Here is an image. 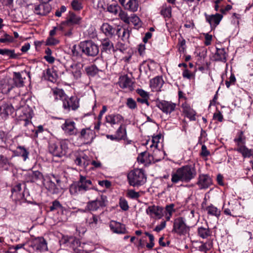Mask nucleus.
I'll return each mask as SVG.
<instances>
[{
  "label": "nucleus",
  "instance_id": "2",
  "mask_svg": "<svg viewBox=\"0 0 253 253\" xmlns=\"http://www.w3.org/2000/svg\"><path fill=\"white\" fill-rule=\"evenodd\" d=\"M91 185L92 182L90 179L85 176L80 175L79 180L71 185L70 193L72 195L83 194L90 189H94L90 187Z\"/></svg>",
  "mask_w": 253,
  "mask_h": 253
},
{
  "label": "nucleus",
  "instance_id": "60",
  "mask_svg": "<svg viewBox=\"0 0 253 253\" xmlns=\"http://www.w3.org/2000/svg\"><path fill=\"white\" fill-rule=\"evenodd\" d=\"M98 221V220L97 216L95 215H93L92 218L90 219L89 223L92 227H94L97 225Z\"/></svg>",
  "mask_w": 253,
  "mask_h": 253
},
{
  "label": "nucleus",
  "instance_id": "46",
  "mask_svg": "<svg viewBox=\"0 0 253 253\" xmlns=\"http://www.w3.org/2000/svg\"><path fill=\"white\" fill-rule=\"evenodd\" d=\"M126 196L131 199H137L140 196L139 192H135L134 190L132 189L127 190Z\"/></svg>",
  "mask_w": 253,
  "mask_h": 253
},
{
  "label": "nucleus",
  "instance_id": "23",
  "mask_svg": "<svg viewBox=\"0 0 253 253\" xmlns=\"http://www.w3.org/2000/svg\"><path fill=\"white\" fill-rule=\"evenodd\" d=\"M123 120V117L118 114H111L106 116V122L112 126L121 123Z\"/></svg>",
  "mask_w": 253,
  "mask_h": 253
},
{
  "label": "nucleus",
  "instance_id": "53",
  "mask_svg": "<svg viewBox=\"0 0 253 253\" xmlns=\"http://www.w3.org/2000/svg\"><path fill=\"white\" fill-rule=\"evenodd\" d=\"M174 207V205L173 204H171L170 205L166 206L165 210V213H167L168 214H172V213L175 211Z\"/></svg>",
  "mask_w": 253,
  "mask_h": 253
},
{
  "label": "nucleus",
  "instance_id": "45",
  "mask_svg": "<svg viewBox=\"0 0 253 253\" xmlns=\"http://www.w3.org/2000/svg\"><path fill=\"white\" fill-rule=\"evenodd\" d=\"M13 41V38L6 33H5L3 37L0 38V42L1 43H10Z\"/></svg>",
  "mask_w": 253,
  "mask_h": 253
},
{
  "label": "nucleus",
  "instance_id": "33",
  "mask_svg": "<svg viewBox=\"0 0 253 253\" xmlns=\"http://www.w3.org/2000/svg\"><path fill=\"white\" fill-rule=\"evenodd\" d=\"M138 7V3L136 0H127L125 8L132 12H135L137 10Z\"/></svg>",
  "mask_w": 253,
  "mask_h": 253
},
{
  "label": "nucleus",
  "instance_id": "25",
  "mask_svg": "<svg viewBox=\"0 0 253 253\" xmlns=\"http://www.w3.org/2000/svg\"><path fill=\"white\" fill-rule=\"evenodd\" d=\"M130 31L128 29L117 27L116 35L123 41H127L130 36Z\"/></svg>",
  "mask_w": 253,
  "mask_h": 253
},
{
  "label": "nucleus",
  "instance_id": "14",
  "mask_svg": "<svg viewBox=\"0 0 253 253\" xmlns=\"http://www.w3.org/2000/svg\"><path fill=\"white\" fill-rule=\"evenodd\" d=\"M62 129L68 135H77V129L75 127V123L70 120H67L61 126Z\"/></svg>",
  "mask_w": 253,
  "mask_h": 253
},
{
  "label": "nucleus",
  "instance_id": "49",
  "mask_svg": "<svg viewBox=\"0 0 253 253\" xmlns=\"http://www.w3.org/2000/svg\"><path fill=\"white\" fill-rule=\"evenodd\" d=\"M72 8L75 10H80L83 8L82 3L78 0H73L71 3Z\"/></svg>",
  "mask_w": 253,
  "mask_h": 253
},
{
  "label": "nucleus",
  "instance_id": "10",
  "mask_svg": "<svg viewBox=\"0 0 253 253\" xmlns=\"http://www.w3.org/2000/svg\"><path fill=\"white\" fill-rule=\"evenodd\" d=\"M75 163L78 166L85 169L90 164L91 160L89 157L83 152L75 154Z\"/></svg>",
  "mask_w": 253,
  "mask_h": 253
},
{
  "label": "nucleus",
  "instance_id": "43",
  "mask_svg": "<svg viewBox=\"0 0 253 253\" xmlns=\"http://www.w3.org/2000/svg\"><path fill=\"white\" fill-rule=\"evenodd\" d=\"M116 135L118 137V140L125 139L126 136V130L123 128L122 126H121L117 129L116 132Z\"/></svg>",
  "mask_w": 253,
  "mask_h": 253
},
{
  "label": "nucleus",
  "instance_id": "37",
  "mask_svg": "<svg viewBox=\"0 0 253 253\" xmlns=\"http://www.w3.org/2000/svg\"><path fill=\"white\" fill-rule=\"evenodd\" d=\"M52 92L55 100L60 99L63 101L65 99V97L66 96L64 91L61 89L55 88L53 89Z\"/></svg>",
  "mask_w": 253,
  "mask_h": 253
},
{
  "label": "nucleus",
  "instance_id": "34",
  "mask_svg": "<svg viewBox=\"0 0 253 253\" xmlns=\"http://www.w3.org/2000/svg\"><path fill=\"white\" fill-rule=\"evenodd\" d=\"M0 54L8 57V59H16L18 56V54L15 53L14 50L7 48L0 49Z\"/></svg>",
  "mask_w": 253,
  "mask_h": 253
},
{
  "label": "nucleus",
  "instance_id": "12",
  "mask_svg": "<svg viewBox=\"0 0 253 253\" xmlns=\"http://www.w3.org/2000/svg\"><path fill=\"white\" fill-rule=\"evenodd\" d=\"M32 247L36 251L43 252L47 251V243L43 237L35 238L31 245Z\"/></svg>",
  "mask_w": 253,
  "mask_h": 253
},
{
  "label": "nucleus",
  "instance_id": "22",
  "mask_svg": "<svg viewBox=\"0 0 253 253\" xmlns=\"http://www.w3.org/2000/svg\"><path fill=\"white\" fill-rule=\"evenodd\" d=\"M101 30L105 35L108 37H112L117 32V27L109 24L107 23H103L101 27Z\"/></svg>",
  "mask_w": 253,
  "mask_h": 253
},
{
  "label": "nucleus",
  "instance_id": "52",
  "mask_svg": "<svg viewBox=\"0 0 253 253\" xmlns=\"http://www.w3.org/2000/svg\"><path fill=\"white\" fill-rule=\"evenodd\" d=\"M126 104L129 109L132 110L135 109L137 106L135 101L132 98H127Z\"/></svg>",
  "mask_w": 253,
  "mask_h": 253
},
{
  "label": "nucleus",
  "instance_id": "55",
  "mask_svg": "<svg viewBox=\"0 0 253 253\" xmlns=\"http://www.w3.org/2000/svg\"><path fill=\"white\" fill-rule=\"evenodd\" d=\"M116 48L122 52H124L127 49V45L121 42H118L116 44Z\"/></svg>",
  "mask_w": 253,
  "mask_h": 253
},
{
  "label": "nucleus",
  "instance_id": "11",
  "mask_svg": "<svg viewBox=\"0 0 253 253\" xmlns=\"http://www.w3.org/2000/svg\"><path fill=\"white\" fill-rule=\"evenodd\" d=\"M146 212L151 217L161 219L164 215V208L161 206H150L146 209Z\"/></svg>",
  "mask_w": 253,
  "mask_h": 253
},
{
  "label": "nucleus",
  "instance_id": "39",
  "mask_svg": "<svg viewBox=\"0 0 253 253\" xmlns=\"http://www.w3.org/2000/svg\"><path fill=\"white\" fill-rule=\"evenodd\" d=\"M234 142L236 143L237 147L240 146L244 145L246 143V138L244 136L243 132L241 131L237 133V137L234 140Z\"/></svg>",
  "mask_w": 253,
  "mask_h": 253
},
{
  "label": "nucleus",
  "instance_id": "19",
  "mask_svg": "<svg viewBox=\"0 0 253 253\" xmlns=\"http://www.w3.org/2000/svg\"><path fill=\"white\" fill-rule=\"evenodd\" d=\"M51 10L49 4L42 3L38 5H35L34 12L38 15H45L48 14Z\"/></svg>",
  "mask_w": 253,
  "mask_h": 253
},
{
  "label": "nucleus",
  "instance_id": "6",
  "mask_svg": "<svg viewBox=\"0 0 253 253\" xmlns=\"http://www.w3.org/2000/svg\"><path fill=\"white\" fill-rule=\"evenodd\" d=\"M190 227L185 223V219L179 217L174 220L172 232L179 235H185L188 233Z\"/></svg>",
  "mask_w": 253,
  "mask_h": 253
},
{
  "label": "nucleus",
  "instance_id": "62",
  "mask_svg": "<svg viewBox=\"0 0 253 253\" xmlns=\"http://www.w3.org/2000/svg\"><path fill=\"white\" fill-rule=\"evenodd\" d=\"M136 92L142 98L149 97V94L142 89H137Z\"/></svg>",
  "mask_w": 253,
  "mask_h": 253
},
{
  "label": "nucleus",
  "instance_id": "63",
  "mask_svg": "<svg viewBox=\"0 0 253 253\" xmlns=\"http://www.w3.org/2000/svg\"><path fill=\"white\" fill-rule=\"evenodd\" d=\"M0 163L3 165H9V161L7 157L1 155H0Z\"/></svg>",
  "mask_w": 253,
  "mask_h": 253
},
{
  "label": "nucleus",
  "instance_id": "21",
  "mask_svg": "<svg viewBox=\"0 0 253 253\" xmlns=\"http://www.w3.org/2000/svg\"><path fill=\"white\" fill-rule=\"evenodd\" d=\"M67 73H71L69 74L70 77L68 78V80L71 81L81 77V69L77 64H75L71 66V69L67 71Z\"/></svg>",
  "mask_w": 253,
  "mask_h": 253
},
{
  "label": "nucleus",
  "instance_id": "42",
  "mask_svg": "<svg viewBox=\"0 0 253 253\" xmlns=\"http://www.w3.org/2000/svg\"><path fill=\"white\" fill-rule=\"evenodd\" d=\"M198 235L203 239L207 238L210 235V231L208 228L203 227H199L198 229Z\"/></svg>",
  "mask_w": 253,
  "mask_h": 253
},
{
  "label": "nucleus",
  "instance_id": "16",
  "mask_svg": "<svg viewBox=\"0 0 253 253\" xmlns=\"http://www.w3.org/2000/svg\"><path fill=\"white\" fill-rule=\"evenodd\" d=\"M157 106L164 113L170 114L175 110L176 104L171 102L162 100L158 103Z\"/></svg>",
  "mask_w": 253,
  "mask_h": 253
},
{
  "label": "nucleus",
  "instance_id": "40",
  "mask_svg": "<svg viewBox=\"0 0 253 253\" xmlns=\"http://www.w3.org/2000/svg\"><path fill=\"white\" fill-rule=\"evenodd\" d=\"M49 211H63V207L60 203L57 200H54L52 202V205L49 207Z\"/></svg>",
  "mask_w": 253,
  "mask_h": 253
},
{
  "label": "nucleus",
  "instance_id": "18",
  "mask_svg": "<svg viewBox=\"0 0 253 253\" xmlns=\"http://www.w3.org/2000/svg\"><path fill=\"white\" fill-rule=\"evenodd\" d=\"M11 78H4L0 81V89L3 93H8L13 87Z\"/></svg>",
  "mask_w": 253,
  "mask_h": 253
},
{
  "label": "nucleus",
  "instance_id": "61",
  "mask_svg": "<svg viewBox=\"0 0 253 253\" xmlns=\"http://www.w3.org/2000/svg\"><path fill=\"white\" fill-rule=\"evenodd\" d=\"M129 18L130 23L132 22L134 25H137L138 24V22L139 21V18L138 17L134 14H132Z\"/></svg>",
  "mask_w": 253,
  "mask_h": 253
},
{
  "label": "nucleus",
  "instance_id": "3",
  "mask_svg": "<svg viewBox=\"0 0 253 253\" xmlns=\"http://www.w3.org/2000/svg\"><path fill=\"white\" fill-rule=\"evenodd\" d=\"M127 179L129 184L134 187L143 185L146 180L144 173L139 169L129 172L127 174Z\"/></svg>",
  "mask_w": 253,
  "mask_h": 253
},
{
  "label": "nucleus",
  "instance_id": "8",
  "mask_svg": "<svg viewBox=\"0 0 253 253\" xmlns=\"http://www.w3.org/2000/svg\"><path fill=\"white\" fill-rule=\"evenodd\" d=\"M66 146L59 142L55 143L50 141L49 143V152L53 156L57 157H62L66 154Z\"/></svg>",
  "mask_w": 253,
  "mask_h": 253
},
{
  "label": "nucleus",
  "instance_id": "9",
  "mask_svg": "<svg viewBox=\"0 0 253 253\" xmlns=\"http://www.w3.org/2000/svg\"><path fill=\"white\" fill-rule=\"evenodd\" d=\"M62 101L63 107L67 111H69L71 109L76 110L79 107V99L75 96L69 98L66 96Z\"/></svg>",
  "mask_w": 253,
  "mask_h": 253
},
{
  "label": "nucleus",
  "instance_id": "17",
  "mask_svg": "<svg viewBox=\"0 0 253 253\" xmlns=\"http://www.w3.org/2000/svg\"><path fill=\"white\" fill-rule=\"evenodd\" d=\"M118 83L120 87L122 88H127L130 91L134 89L133 82L127 75L121 76Z\"/></svg>",
  "mask_w": 253,
  "mask_h": 253
},
{
  "label": "nucleus",
  "instance_id": "44",
  "mask_svg": "<svg viewBox=\"0 0 253 253\" xmlns=\"http://www.w3.org/2000/svg\"><path fill=\"white\" fill-rule=\"evenodd\" d=\"M86 71L88 75L94 76L98 73L99 69L95 65H91L86 68Z\"/></svg>",
  "mask_w": 253,
  "mask_h": 253
},
{
  "label": "nucleus",
  "instance_id": "1",
  "mask_svg": "<svg viewBox=\"0 0 253 253\" xmlns=\"http://www.w3.org/2000/svg\"><path fill=\"white\" fill-rule=\"evenodd\" d=\"M196 170L194 166L186 165L177 169L171 174V181L173 183H177L179 181L189 182L196 177Z\"/></svg>",
  "mask_w": 253,
  "mask_h": 253
},
{
  "label": "nucleus",
  "instance_id": "48",
  "mask_svg": "<svg viewBox=\"0 0 253 253\" xmlns=\"http://www.w3.org/2000/svg\"><path fill=\"white\" fill-rule=\"evenodd\" d=\"M119 205L120 208L124 211L128 210L129 208L127 202L123 198L120 199Z\"/></svg>",
  "mask_w": 253,
  "mask_h": 253
},
{
  "label": "nucleus",
  "instance_id": "29",
  "mask_svg": "<svg viewBox=\"0 0 253 253\" xmlns=\"http://www.w3.org/2000/svg\"><path fill=\"white\" fill-rule=\"evenodd\" d=\"M205 210L209 215L214 216L218 218L220 215L221 211L219 209L212 204L207 206Z\"/></svg>",
  "mask_w": 253,
  "mask_h": 253
},
{
  "label": "nucleus",
  "instance_id": "31",
  "mask_svg": "<svg viewBox=\"0 0 253 253\" xmlns=\"http://www.w3.org/2000/svg\"><path fill=\"white\" fill-rule=\"evenodd\" d=\"M101 50L103 52L109 53L111 50H114L113 43L109 39H104L101 43Z\"/></svg>",
  "mask_w": 253,
  "mask_h": 253
},
{
  "label": "nucleus",
  "instance_id": "4",
  "mask_svg": "<svg viewBox=\"0 0 253 253\" xmlns=\"http://www.w3.org/2000/svg\"><path fill=\"white\" fill-rule=\"evenodd\" d=\"M108 201L106 195L101 194L94 200L88 202L85 207V210L88 211H96L103 209L108 205Z\"/></svg>",
  "mask_w": 253,
  "mask_h": 253
},
{
  "label": "nucleus",
  "instance_id": "20",
  "mask_svg": "<svg viewBox=\"0 0 253 253\" xmlns=\"http://www.w3.org/2000/svg\"><path fill=\"white\" fill-rule=\"evenodd\" d=\"M109 226L111 230L114 233L117 234H125L126 233L125 225L120 222L111 221Z\"/></svg>",
  "mask_w": 253,
  "mask_h": 253
},
{
  "label": "nucleus",
  "instance_id": "64",
  "mask_svg": "<svg viewBox=\"0 0 253 253\" xmlns=\"http://www.w3.org/2000/svg\"><path fill=\"white\" fill-rule=\"evenodd\" d=\"M166 221H163L161 223V224L160 225H158L155 227V228L154 229V231H155L157 232H159L160 231H161L162 230H163L166 227Z\"/></svg>",
  "mask_w": 253,
  "mask_h": 253
},
{
  "label": "nucleus",
  "instance_id": "41",
  "mask_svg": "<svg viewBox=\"0 0 253 253\" xmlns=\"http://www.w3.org/2000/svg\"><path fill=\"white\" fill-rule=\"evenodd\" d=\"M160 138V136L157 135L155 137H153L152 138V141L153 142V144L151 145L150 147H152L153 146H154L155 147V150L153 151V156L155 157L157 154H158L159 153H163V152L160 151L159 149H157L158 144L157 143L159 142V139Z\"/></svg>",
  "mask_w": 253,
  "mask_h": 253
},
{
  "label": "nucleus",
  "instance_id": "35",
  "mask_svg": "<svg viewBox=\"0 0 253 253\" xmlns=\"http://www.w3.org/2000/svg\"><path fill=\"white\" fill-rule=\"evenodd\" d=\"M215 58L217 61L225 62L226 61V52L224 48H216Z\"/></svg>",
  "mask_w": 253,
  "mask_h": 253
},
{
  "label": "nucleus",
  "instance_id": "32",
  "mask_svg": "<svg viewBox=\"0 0 253 253\" xmlns=\"http://www.w3.org/2000/svg\"><path fill=\"white\" fill-rule=\"evenodd\" d=\"M235 151L242 154L244 158L250 157L253 155L252 149H249L245 145L240 146L234 149Z\"/></svg>",
  "mask_w": 253,
  "mask_h": 253
},
{
  "label": "nucleus",
  "instance_id": "54",
  "mask_svg": "<svg viewBox=\"0 0 253 253\" xmlns=\"http://www.w3.org/2000/svg\"><path fill=\"white\" fill-rule=\"evenodd\" d=\"M31 175L33 181L41 179L42 177V173L39 171H32Z\"/></svg>",
  "mask_w": 253,
  "mask_h": 253
},
{
  "label": "nucleus",
  "instance_id": "38",
  "mask_svg": "<svg viewBox=\"0 0 253 253\" xmlns=\"http://www.w3.org/2000/svg\"><path fill=\"white\" fill-rule=\"evenodd\" d=\"M230 208L233 214V217L241 216L242 211L240 204L237 203L232 204Z\"/></svg>",
  "mask_w": 253,
  "mask_h": 253
},
{
  "label": "nucleus",
  "instance_id": "24",
  "mask_svg": "<svg viewBox=\"0 0 253 253\" xmlns=\"http://www.w3.org/2000/svg\"><path fill=\"white\" fill-rule=\"evenodd\" d=\"M93 131L89 128H83L81 131L79 137L84 141H88L93 139Z\"/></svg>",
  "mask_w": 253,
  "mask_h": 253
},
{
  "label": "nucleus",
  "instance_id": "15",
  "mask_svg": "<svg viewBox=\"0 0 253 253\" xmlns=\"http://www.w3.org/2000/svg\"><path fill=\"white\" fill-rule=\"evenodd\" d=\"M212 184V180L208 174H200L197 184L200 189H207Z\"/></svg>",
  "mask_w": 253,
  "mask_h": 253
},
{
  "label": "nucleus",
  "instance_id": "26",
  "mask_svg": "<svg viewBox=\"0 0 253 253\" xmlns=\"http://www.w3.org/2000/svg\"><path fill=\"white\" fill-rule=\"evenodd\" d=\"M81 17L76 15L74 13L70 12L67 20L65 22V23L69 26L79 24L81 23Z\"/></svg>",
  "mask_w": 253,
  "mask_h": 253
},
{
  "label": "nucleus",
  "instance_id": "51",
  "mask_svg": "<svg viewBox=\"0 0 253 253\" xmlns=\"http://www.w3.org/2000/svg\"><path fill=\"white\" fill-rule=\"evenodd\" d=\"M43 77L46 80L53 82V76L51 74V71L49 69H47L43 71Z\"/></svg>",
  "mask_w": 253,
  "mask_h": 253
},
{
  "label": "nucleus",
  "instance_id": "27",
  "mask_svg": "<svg viewBox=\"0 0 253 253\" xmlns=\"http://www.w3.org/2000/svg\"><path fill=\"white\" fill-rule=\"evenodd\" d=\"M13 78L12 79V84L14 86L22 87L24 85V78L22 77L21 73L14 72Z\"/></svg>",
  "mask_w": 253,
  "mask_h": 253
},
{
  "label": "nucleus",
  "instance_id": "58",
  "mask_svg": "<svg viewBox=\"0 0 253 253\" xmlns=\"http://www.w3.org/2000/svg\"><path fill=\"white\" fill-rule=\"evenodd\" d=\"M182 76L184 78H186L188 79H191L194 76L193 73H191L188 70L186 69L183 71Z\"/></svg>",
  "mask_w": 253,
  "mask_h": 253
},
{
  "label": "nucleus",
  "instance_id": "50",
  "mask_svg": "<svg viewBox=\"0 0 253 253\" xmlns=\"http://www.w3.org/2000/svg\"><path fill=\"white\" fill-rule=\"evenodd\" d=\"M119 17L120 19L126 23H130V17H128L127 14L125 11H121L119 13Z\"/></svg>",
  "mask_w": 253,
  "mask_h": 253
},
{
  "label": "nucleus",
  "instance_id": "5",
  "mask_svg": "<svg viewBox=\"0 0 253 253\" xmlns=\"http://www.w3.org/2000/svg\"><path fill=\"white\" fill-rule=\"evenodd\" d=\"M79 46L82 52L86 56L94 57L99 53L98 46L91 40L82 42Z\"/></svg>",
  "mask_w": 253,
  "mask_h": 253
},
{
  "label": "nucleus",
  "instance_id": "7",
  "mask_svg": "<svg viewBox=\"0 0 253 253\" xmlns=\"http://www.w3.org/2000/svg\"><path fill=\"white\" fill-rule=\"evenodd\" d=\"M18 102H6L3 103L0 105V116L2 118L7 117L9 115H11L15 111H20L21 109L23 110L24 107H21V105L18 104Z\"/></svg>",
  "mask_w": 253,
  "mask_h": 253
},
{
  "label": "nucleus",
  "instance_id": "13",
  "mask_svg": "<svg viewBox=\"0 0 253 253\" xmlns=\"http://www.w3.org/2000/svg\"><path fill=\"white\" fill-rule=\"evenodd\" d=\"M204 15L206 21L210 24L212 29H214L219 24L223 17V16L219 13L208 15L205 13Z\"/></svg>",
  "mask_w": 253,
  "mask_h": 253
},
{
  "label": "nucleus",
  "instance_id": "59",
  "mask_svg": "<svg viewBox=\"0 0 253 253\" xmlns=\"http://www.w3.org/2000/svg\"><path fill=\"white\" fill-rule=\"evenodd\" d=\"M210 154L209 150H207V147L205 145H203L201 148V155L202 157H207Z\"/></svg>",
  "mask_w": 253,
  "mask_h": 253
},
{
  "label": "nucleus",
  "instance_id": "30",
  "mask_svg": "<svg viewBox=\"0 0 253 253\" xmlns=\"http://www.w3.org/2000/svg\"><path fill=\"white\" fill-rule=\"evenodd\" d=\"M182 108L183 112L187 117L191 120H195L196 112L193 109L187 104L183 105Z\"/></svg>",
  "mask_w": 253,
  "mask_h": 253
},
{
  "label": "nucleus",
  "instance_id": "28",
  "mask_svg": "<svg viewBox=\"0 0 253 253\" xmlns=\"http://www.w3.org/2000/svg\"><path fill=\"white\" fill-rule=\"evenodd\" d=\"M164 81L162 78L156 77L150 81V86L155 91H158L162 87Z\"/></svg>",
  "mask_w": 253,
  "mask_h": 253
},
{
  "label": "nucleus",
  "instance_id": "36",
  "mask_svg": "<svg viewBox=\"0 0 253 253\" xmlns=\"http://www.w3.org/2000/svg\"><path fill=\"white\" fill-rule=\"evenodd\" d=\"M161 14L165 18H169L171 16V7L170 5H167L166 4H163L160 11Z\"/></svg>",
  "mask_w": 253,
  "mask_h": 253
},
{
  "label": "nucleus",
  "instance_id": "57",
  "mask_svg": "<svg viewBox=\"0 0 253 253\" xmlns=\"http://www.w3.org/2000/svg\"><path fill=\"white\" fill-rule=\"evenodd\" d=\"M9 135L8 133L3 131H0V139L4 143L9 138Z\"/></svg>",
  "mask_w": 253,
  "mask_h": 253
},
{
  "label": "nucleus",
  "instance_id": "56",
  "mask_svg": "<svg viewBox=\"0 0 253 253\" xmlns=\"http://www.w3.org/2000/svg\"><path fill=\"white\" fill-rule=\"evenodd\" d=\"M236 82V78L235 76L233 74H231L229 81H226L225 82V84L227 87L229 88L231 84H234Z\"/></svg>",
  "mask_w": 253,
  "mask_h": 253
},
{
  "label": "nucleus",
  "instance_id": "47",
  "mask_svg": "<svg viewBox=\"0 0 253 253\" xmlns=\"http://www.w3.org/2000/svg\"><path fill=\"white\" fill-rule=\"evenodd\" d=\"M17 149L20 150L19 152L20 155L23 158L24 160L26 161L28 158L29 152L23 146H19L17 147Z\"/></svg>",
  "mask_w": 253,
  "mask_h": 253
}]
</instances>
